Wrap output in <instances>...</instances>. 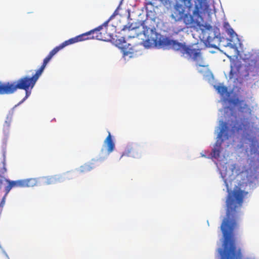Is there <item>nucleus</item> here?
<instances>
[{
  "label": "nucleus",
  "instance_id": "nucleus-4",
  "mask_svg": "<svg viewBox=\"0 0 259 259\" xmlns=\"http://www.w3.org/2000/svg\"><path fill=\"white\" fill-rule=\"evenodd\" d=\"M108 24V21L104 22L102 25L95 29L64 41L59 46L53 49V50H55L56 53H57L60 50L67 46L89 39H97L103 41L110 40L111 35L107 32Z\"/></svg>",
  "mask_w": 259,
  "mask_h": 259
},
{
  "label": "nucleus",
  "instance_id": "nucleus-11",
  "mask_svg": "<svg viewBox=\"0 0 259 259\" xmlns=\"http://www.w3.org/2000/svg\"><path fill=\"white\" fill-rule=\"evenodd\" d=\"M104 144L106 146L108 154L111 153L115 149V144L112 139L110 133L108 132V135L104 142Z\"/></svg>",
  "mask_w": 259,
  "mask_h": 259
},
{
  "label": "nucleus",
  "instance_id": "nucleus-17",
  "mask_svg": "<svg viewBox=\"0 0 259 259\" xmlns=\"http://www.w3.org/2000/svg\"><path fill=\"white\" fill-rule=\"evenodd\" d=\"M226 32L227 33V34L230 36V37L231 38H233L237 36V34L234 31V30L233 29V28L232 27L230 28L228 30H227Z\"/></svg>",
  "mask_w": 259,
  "mask_h": 259
},
{
  "label": "nucleus",
  "instance_id": "nucleus-21",
  "mask_svg": "<svg viewBox=\"0 0 259 259\" xmlns=\"http://www.w3.org/2000/svg\"><path fill=\"white\" fill-rule=\"evenodd\" d=\"M3 183V177L0 176V189H1Z\"/></svg>",
  "mask_w": 259,
  "mask_h": 259
},
{
  "label": "nucleus",
  "instance_id": "nucleus-22",
  "mask_svg": "<svg viewBox=\"0 0 259 259\" xmlns=\"http://www.w3.org/2000/svg\"><path fill=\"white\" fill-rule=\"evenodd\" d=\"M3 171H2V173H4L7 171V169L5 167V164L4 162V167H3Z\"/></svg>",
  "mask_w": 259,
  "mask_h": 259
},
{
  "label": "nucleus",
  "instance_id": "nucleus-14",
  "mask_svg": "<svg viewBox=\"0 0 259 259\" xmlns=\"http://www.w3.org/2000/svg\"><path fill=\"white\" fill-rule=\"evenodd\" d=\"M246 62L248 64V69L249 70H251L252 69H253L254 68H256L258 67V63L257 62V61L255 59H247Z\"/></svg>",
  "mask_w": 259,
  "mask_h": 259
},
{
  "label": "nucleus",
  "instance_id": "nucleus-8",
  "mask_svg": "<svg viewBox=\"0 0 259 259\" xmlns=\"http://www.w3.org/2000/svg\"><path fill=\"white\" fill-rule=\"evenodd\" d=\"M234 104L237 107L238 111L242 114L246 113L249 115H251V108L244 100L237 99L235 101Z\"/></svg>",
  "mask_w": 259,
  "mask_h": 259
},
{
  "label": "nucleus",
  "instance_id": "nucleus-7",
  "mask_svg": "<svg viewBox=\"0 0 259 259\" xmlns=\"http://www.w3.org/2000/svg\"><path fill=\"white\" fill-rule=\"evenodd\" d=\"M5 181L8 184V185L5 188V192H6V194H8L13 188L33 187L36 183V181L35 179L18 181H11L8 179H6Z\"/></svg>",
  "mask_w": 259,
  "mask_h": 259
},
{
  "label": "nucleus",
  "instance_id": "nucleus-2",
  "mask_svg": "<svg viewBox=\"0 0 259 259\" xmlns=\"http://www.w3.org/2000/svg\"><path fill=\"white\" fill-rule=\"evenodd\" d=\"M165 7H172L170 17L176 22L183 21L187 28L197 26L200 10H207V0H159Z\"/></svg>",
  "mask_w": 259,
  "mask_h": 259
},
{
  "label": "nucleus",
  "instance_id": "nucleus-9",
  "mask_svg": "<svg viewBox=\"0 0 259 259\" xmlns=\"http://www.w3.org/2000/svg\"><path fill=\"white\" fill-rule=\"evenodd\" d=\"M71 173L67 172L63 176L56 175L52 176L47 177L45 178V183L47 185L56 184L64 181L66 178H69Z\"/></svg>",
  "mask_w": 259,
  "mask_h": 259
},
{
  "label": "nucleus",
  "instance_id": "nucleus-15",
  "mask_svg": "<svg viewBox=\"0 0 259 259\" xmlns=\"http://www.w3.org/2000/svg\"><path fill=\"white\" fill-rule=\"evenodd\" d=\"M140 27H133L132 24L130 25L129 26H127L126 25H125L123 26V28L122 29V30H124L128 28L129 30L131 31H135V34H136V36H138L139 34L141 33V31H137V29H139Z\"/></svg>",
  "mask_w": 259,
  "mask_h": 259
},
{
  "label": "nucleus",
  "instance_id": "nucleus-13",
  "mask_svg": "<svg viewBox=\"0 0 259 259\" xmlns=\"http://www.w3.org/2000/svg\"><path fill=\"white\" fill-rule=\"evenodd\" d=\"M138 153L136 152V150L133 147H129L126 148L125 151L122 153L120 156V159L123 156H132L137 157Z\"/></svg>",
  "mask_w": 259,
  "mask_h": 259
},
{
  "label": "nucleus",
  "instance_id": "nucleus-10",
  "mask_svg": "<svg viewBox=\"0 0 259 259\" xmlns=\"http://www.w3.org/2000/svg\"><path fill=\"white\" fill-rule=\"evenodd\" d=\"M220 259H250L244 258L241 252H219Z\"/></svg>",
  "mask_w": 259,
  "mask_h": 259
},
{
  "label": "nucleus",
  "instance_id": "nucleus-23",
  "mask_svg": "<svg viewBox=\"0 0 259 259\" xmlns=\"http://www.w3.org/2000/svg\"><path fill=\"white\" fill-rule=\"evenodd\" d=\"M233 69L232 68V69H231V70H230V76L233 75Z\"/></svg>",
  "mask_w": 259,
  "mask_h": 259
},
{
  "label": "nucleus",
  "instance_id": "nucleus-6",
  "mask_svg": "<svg viewBox=\"0 0 259 259\" xmlns=\"http://www.w3.org/2000/svg\"><path fill=\"white\" fill-rule=\"evenodd\" d=\"M221 130L217 136V140L215 143V147L212 149L211 155L213 157L217 158L220 156V148L225 140L229 139V127L228 123L223 121H220Z\"/></svg>",
  "mask_w": 259,
  "mask_h": 259
},
{
  "label": "nucleus",
  "instance_id": "nucleus-24",
  "mask_svg": "<svg viewBox=\"0 0 259 259\" xmlns=\"http://www.w3.org/2000/svg\"><path fill=\"white\" fill-rule=\"evenodd\" d=\"M200 67H208V65H198Z\"/></svg>",
  "mask_w": 259,
  "mask_h": 259
},
{
  "label": "nucleus",
  "instance_id": "nucleus-19",
  "mask_svg": "<svg viewBox=\"0 0 259 259\" xmlns=\"http://www.w3.org/2000/svg\"><path fill=\"white\" fill-rule=\"evenodd\" d=\"M7 195H8V194H6V192H5V194L4 196H3V197L2 198L1 203H0V208H3L4 206V205L5 204V202H6V199Z\"/></svg>",
  "mask_w": 259,
  "mask_h": 259
},
{
  "label": "nucleus",
  "instance_id": "nucleus-20",
  "mask_svg": "<svg viewBox=\"0 0 259 259\" xmlns=\"http://www.w3.org/2000/svg\"><path fill=\"white\" fill-rule=\"evenodd\" d=\"M223 27L225 29L226 31L227 30H228V29H229L230 28H231V27L230 25L229 24V23L228 22H227V21H225V22H224V23H223Z\"/></svg>",
  "mask_w": 259,
  "mask_h": 259
},
{
  "label": "nucleus",
  "instance_id": "nucleus-5",
  "mask_svg": "<svg viewBox=\"0 0 259 259\" xmlns=\"http://www.w3.org/2000/svg\"><path fill=\"white\" fill-rule=\"evenodd\" d=\"M240 123L237 121L234 122L231 126L232 133H242L243 138L248 141L250 147H255L257 144L256 133L258 131V128L255 125L254 122L252 121L250 117H243L240 119Z\"/></svg>",
  "mask_w": 259,
  "mask_h": 259
},
{
  "label": "nucleus",
  "instance_id": "nucleus-12",
  "mask_svg": "<svg viewBox=\"0 0 259 259\" xmlns=\"http://www.w3.org/2000/svg\"><path fill=\"white\" fill-rule=\"evenodd\" d=\"M97 162V160H92L91 162H89L84 164L83 165L80 167L79 169V172L83 173L91 171L96 167V163Z\"/></svg>",
  "mask_w": 259,
  "mask_h": 259
},
{
  "label": "nucleus",
  "instance_id": "nucleus-1",
  "mask_svg": "<svg viewBox=\"0 0 259 259\" xmlns=\"http://www.w3.org/2000/svg\"><path fill=\"white\" fill-rule=\"evenodd\" d=\"M141 25L143 28L142 32L146 37V40L141 43L133 46L131 44H127L123 39V41L119 44V48L124 56H129L131 58L134 57L140 53L139 47L142 46L146 48L153 47L160 48L169 46L174 51L179 52L181 56L188 59H191L194 61L202 60L200 49H194L191 46L186 45L185 42L182 43L177 40L162 37L155 31V29L148 27L144 22Z\"/></svg>",
  "mask_w": 259,
  "mask_h": 259
},
{
  "label": "nucleus",
  "instance_id": "nucleus-25",
  "mask_svg": "<svg viewBox=\"0 0 259 259\" xmlns=\"http://www.w3.org/2000/svg\"><path fill=\"white\" fill-rule=\"evenodd\" d=\"M198 72L200 73H202V71L201 70H198Z\"/></svg>",
  "mask_w": 259,
  "mask_h": 259
},
{
  "label": "nucleus",
  "instance_id": "nucleus-16",
  "mask_svg": "<svg viewBox=\"0 0 259 259\" xmlns=\"http://www.w3.org/2000/svg\"><path fill=\"white\" fill-rule=\"evenodd\" d=\"M185 29V27L184 26H180V27H176L174 26L172 28V31L173 33L175 34H178L179 33L184 31V30Z\"/></svg>",
  "mask_w": 259,
  "mask_h": 259
},
{
  "label": "nucleus",
  "instance_id": "nucleus-18",
  "mask_svg": "<svg viewBox=\"0 0 259 259\" xmlns=\"http://www.w3.org/2000/svg\"><path fill=\"white\" fill-rule=\"evenodd\" d=\"M217 90L221 94H223L227 92V88L224 86H218Z\"/></svg>",
  "mask_w": 259,
  "mask_h": 259
},
{
  "label": "nucleus",
  "instance_id": "nucleus-3",
  "mask_svg": "<svg viewBox=\"0 0 259 259\" xmlns=\"http://www.w3.org/2000/svg\"><path fill=\"white\" fill-rule=\"evenodd\" d=\"M56 54L55 50L53 49L44 59L40 67L36 71L35 73L31 77L24 76L17 80L6 83L0 81V95L12 94L16 92L18 89L24 90L25 91V96L21 103L23 102L30 95L31 90L41 76L47 64Z\"/></svg>",
  "mask_w": 259,
  "mask_h": 259
}]
</instances>
